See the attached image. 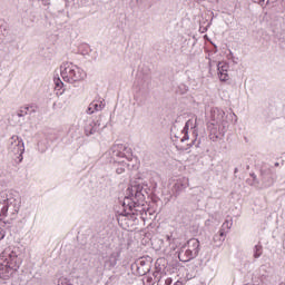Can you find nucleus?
Returning <instances> with one entry per match:
<instances>
[{
    "mask_svg": "<svg viewBox=\"0 0 285 285\" xmlns=\"http://www.w3.org/2000/svg\"><path fill=\"white\" fill-rule=\"evenodd\" d=\"M19 247H7L0 254V277L1 279H10L17 271H19L22 259Z\"/></svg>",
    "mask_w": 285,
    "mask_h": 285,
    "instance_id": "nucleus-1",
    "label": "nucleus"
},
{
    "mask_svg": "<svg viewBox=\"0 0 285 285\" xmlns=\"http://www.w3.org/2000/svg\"><path fill=\"white\" fill-rule=\"evenodd\" d=\"M21 208V198L19 195L12 191L0 193V219L7 217V219H16Z\"/></svg>",
    "mask_w": 285,
    "mask_h": 285,
    "instance_id": "nucleus-2",
    "label": "nucleus"
},
{
    "mask_svg": "<svg viewBox=\"0 0 285 285\" xmlns=\"http://www.w3.org/2000/svg\"><path fill=\"white\" fill-rule=\"evenodd\" d=\"M60 76L67 83H77L87 77L86 71L72 62H65L60 66Z\"/></svg>",
    "mask_w": 285,
    "mask_h": 285,
    "instance_id": "nucleus-3",
    "label": "nucleus"
},
{
    "mask_svg": "<svg viewBox=\"0 0 285 285\" xmlns=\"http://www.w3.org/2000/svg\"><path fill=\"white\" fill-rule=\"evenodd\" d=\"M127 154H130V149L124 144H117L109 148L100 159L105 164H125L122 159H128Z\"/></svg>",
    "mask_w": 285,
    "mask_h": 285,
    "instance_id": "nucleus-4",
    "label": "nucleus"
},
{
    "mask_svg": "<svg viewBox=\"0 0 285 285\" xmlns=\"http://www.w3.org/2000/svg\"><path fill=\"white\" fill-rule=\"evenodd\" d=\"M199 240L197 238H191L179 252L178 257L180 262H190V259H195V257L199 255Z\"/></svg>",
    "mask_w": 285,
    "mask_h": 285,
    "instance_id": "nucleus-5",
    "label": "nucleus"
},
{
    "mask_svg": "<svg viewBox=\"0 0 285 285\" xmlns=\"http://www.w3.org/2000/svg\"><path fill=\"white\" fill-rule=\"evenodd\" d=\"M9 153L13 155L19 161L23 160V153H26V146L23 145V139L13 136L9 140Z\"/></svg>",
    "mask_w": 285,
    "mask_h": 285,
    "instance_id": "nucleus-6",
    "label": "nucleus"
},
{
    "mask_svg": "<svg viewBox=\"0 0 285 285\" xmlns=\"http://www.w3.org/2000/svg\"><path fill=\"white\" fill-rule=\"evenodd\" d=\"M225 115L226 112L224 110L217 107L212 108L209 112L210 126H223V128H226L228 122L226 121Z\"/></svg>",
    "mask_w": 285,
    "mask_h": 285,
    "instance_id": "nucleus-7",
    "label": "nucleus"
},
{
    "mask_svg": "<svg viewBox=\"0 0 285 285\" xmlns=\"http://www.w3.org/2000/svg\"><path fill=\"white\" fill-rule=\"evenodd\" d=\"M127 193H129L128 198L131 199L134 206H139L140 204H144V199H146V197L144 196V186H131L127 189Z\"/></svg>",
    "mask_w": 285,
    "mask_h": 285,
    "instance_id": "nucleus-8",
    "label": "nucleus"
},
{
    "mask_svg": "<svg viewBox=\"0 0 285 285\" xmlns=\"http://www.w3.org/2000/svg\"><path fill=\"white\" fill-rule=\"evenodd\" d=\"M195 128H197V118L187 120L185 127L183 128L184 137L180 139V141H188L190 139V136H188V130H193L195 139L189 146L195 145V141H197V134H195Z\"/></svg>",
    "mask_w": 285,
    "mask_h": 285,
    "instance_id": "nucleus-9",
    "label": "nucleus"
},
{
    "mask_svg": "<svg viewBox=\"0 0 285 285\" xmlns=\"http://www.w3.org/2000/svg\"><path fill=\"white\" fill-rule=\"evenodd\" d=\"M226 135V127L222 125H209V139L212 141H222Z\"/></svg>",
    "mask_w": 285,
    "mask_h": 285,
    "instance_id": "nucleus-10",
    "label": "nucleus"
},
{
    "mask_svg": "<svg viewBox=\"0 0 285 285\" xmlns=\"http://www.w3.org/2000/svg\"><path fill=\"white\" fill-rule=\"evenodd\" d=\"M99 128H101V118L97 120H87L85 125V135L86 137H91V135H97L99 132Z\"/></svg>",
    "mask_w": 285,
    "mask_h": 285,
    "instance_id": "nucleus-11",
    "label": "nucleus"
},
{
    "mask_svg": "<svg viewBox=\"0 0 285 285\" xmlns=\"http://www.w3.org/2000/svg\"><path fill=\"white\" fill-rule=\"evenodd\" d=\"M228 68L229 66L226 62L217 63L218 78L220 81H228V79H230V76H228Z\"/></svg>",
    "mask_w": 285,
    "mask_h": 285,
    "instance_id": "nucleus-12",
    "label": "nucleus"
},
{
    "mask_svg": "<svg viewBox=\"0 0 285 285\" xmlns=\"http://www.w3.org/2000/svg\"><path fill=\"white\" fill-rule=\"evenodd\" d=\"M117 266V254L111 253L105 258V268H115Z\"/></svg>",
    "mask_w": 285,
    "mask_h": 285,
    "instance_id": "nucleus-13",
    "label": "nucleus"
},
{
    "mask_svg": "<svg viewBox=\"0 0 285 285\" xmlns=\"http://www.w3.org/2000/svg\"><path fill=\"white\" fill-rule=\"evenodd\" d=\"M32 112H37V108L35 106H26L21 107L17 115L18 117H26V115H32Z\"/></svg>",
    "mask_w": 285,
    "mask_h": 285,
    "instance_id": "nucleus-14",
    "label": "nucleus"
},
{
    "mask_svg": "<svg viewBox=\"0 0 285 285\" xmlns=\"http://www.w3.org/2000/svg\"><path fill=\"white\" fill-rule=\"evenodd\" d=\"M121 161H125V163H114V164H116V166H120V167L116 168L117 175H124V173H126V168H128L127 161H130V156H128V159L122 158Z\"/></svg>",
    "mask_w": 285,
    "mask_h": 285,
    "instance_id": "nucleus-15",
    "label": "nucleus"
},
{
    "mask_svg": "<svg viewBox=\"0 0 285 285\" xmlns=\"http://www.w3.org/2000/svg\"><path fill=\"white\" fill-rule=\"evenodd\" d=\"M91 106H94V110H96V112H99L102 108H106V102H104V100H94Z\"/></svg>",
    "mask_w": 285,
    "mask_h": 285,
    "instance_id": "nucleus-16",
    "label": "nucleus"
},
{
    "mask_svg": "<svg viewBox=\"0 0 285 285\" xmlns=\"http://www.w3.org/2000/svg\"><path fill=\"white\" fill-rule=\"evenodd\" d=\"M225 237H226V233L224 232V229H220L219 235L214 236V242H219V244H223Z\"/></svg>",
    "mask_w": 285,
    "mask_h": 285,
    "instance_id": "nucleus-17",
    "label": "nucleus"
},
{
    "mask_svg": "<svg viewBox=\"0 0 285 285\" xmlns=\"http://www.w3.org/2000/svg\"><path fill=\"white\" fill-rule=\"evenodd\" d=\"M254 257L255 259H259V257H262V245H255Z\"/></svg>",
    "mask_w": 285,
    "mask_h": 285,
    "instance_id": "nucleus-18",
    "label": "nucleus"
},
{
    "mask_svg": "<svg viewBox=\"0 0 285 285\" xmlns=\"http://www.w3.org/2000/svg\"><path fill=\"white\" fill-rule=\"evenodd\" d=\"M222 228H227V230H230V228H233V219L225 220L222 225Z\"/></svg>",
    "mask_w": 285,
    "mask_h": 285,
    "instance_id": "nucleus-19",
    "label": "nucleus"
},
{
    "mask_svg": "<svg viewBox=\"0 0 285 285\" xmlns=\"http://www.w3.org/2000/svg\"><path fill=\"white\" fill-rule=\"evenodd\" d=\"M53 81L56 88H63V81H61V78H55Z\"/></svg>",
    "mask_w": 285,
    "mask_h": 285,
    "instance_id": "nucleus-20",
    "label": "nucleus"
},
{
    "mask_svg": "<svg viewBox=\"0 0 285 285\" xmlns=\"http://www.w3.org/2000/svg\"><path fill=\"white\" fill-rule=\"evenodd\" d=\"M94 112H97L92 102L89 105V107L87 108V115H94Z\"/></svg>",
    "mask_w": 285,
    "mask_h": 285,
    "instance_id": "nucleus-21",
    "label": "nucleus"
},
{
    "mask_svg": "<svg viewBox=\"0 0 285 285\" xmlns=\"http://www.w3.org/2000/svg\"><path fill=\"white\" fill-rule=\"evenodd\" d=\"M6 237V230L0 227V242Z\"/></svg>",
    "mask_w": 285,
    "mask_h": 285,
    "instance_id": "nucleus-22",
    "label": "nucleus"
},
{
    "mask_svg": "<svg viewBox=\"0 0 285 285\" xmlns=\"http://www.w3.org/2000/svg\"><path fill=\"white\" fill-rule=\"evenodd\" d=\"M146 261L145 259H141V261H138V268H141V267H144V266H146Z\"/></svg>",
    "mask_w": 285,
    "mask_h": 285,
    "instance_id": "nucleus-23",
    "label": "nucleus"
},
{
    "mask_svg": "<svg viewBox=\"0 0 285 285\" xmlns=\"http://www.w3.org/2000/svg\"><path fill=\"white\" fill-rule=\"evenodd\" d=\"M264 1H266V0H254V3H258L259 6H264Z\"/></svg>",
    "mask_w": 285,
    "mask_h": 285,
    "instance_id": "nucleus-24",
    "label": "nucleus"
},
{
    "mask_svg": "<svg viewBox=\"0 0 285 285\" xmlns=\"http://www.w3.org/2000/svg\"><path fill=\"white\" fill-rule=\"evenodd\" d=\"M41 1H42V4L50 6V0H41Z\"/></svg>",
    "mask_w": 285,
    "mask_h": 285,
    "instance_id": "nucleus-25",
    "label": "nucleus"
},
{
    "mask_svg": "<svg viewBox=\"0 0 285 285\" xmlns=\"http://www.w3.org/2000/svg\"><path fill=\"white\" fill-rule=\"evenodd\" d=\"M166 239H167V242L170 244V242H173V236L167 235V236H166Z\"/></svg>",
    "mask_w": 285,
    "mask_h": 285,
    "instance_id": "nucleus-26",
    "label": "nucleus"
},
{
    "mask_svg": "<svg viewBox=\"0 0 285 285\" xmlns=\"http://www.w3.org/2000/svg\"><path fill=\"white\" fill-rule=\"evenodd\" d=\"M148 271H150V267H146V269L144 271V273H148Z\"/></svg>",
    "mask_w": 285,
    "mask_h": 285,
    "instance_id": "nucleus-27",
    "label": "nucleus"
},
{
    "mask_svg": "<svg viewBox=\"0 0 285 285\" xmlns=\"http://www.w3.org/2000/svg\"><path fill=\"white\" fill-rule=\"evenodd\" d=\"M252 177L254 178V181L257 179V176H255L254 174L252 175Z\"/></svg>",
    "mask_w": 285,
    "mask_h": 285,
    "instance_id": "nucleus-28",
    "label": "nucleus"
},
{
    "mask_svg": "<svg viewBox=\"0 0 285 285\" xmlns=\"http://www.w3.org/2000/svg\"><path fill=\"white\" fill-rule=\"evenodd\" d=\"M210 224V219H207L206 220V225L208 226Z\"/></svg>",
    "mask_w": 285,
    "mask_h": 285,
    "instance_id": "nucleus-29",
    "label": "nucleus"
},
{
    "mask_svg": "<svg viewBox=\"0 0 285 285\" xmlns=\"http://www.w3.org/2000/svg\"><path fill=\"white\" fill-rule=\"evenodd\" d=\"M180 186H181L183 188H187V186H186V185H184V184H180Z\"/></svg>",
    "mask_w": 285,
    "mask_h": 285,
    "instance_id": "nucleus-30",
    "label": "nucleus"
},
{
    "mask_svg": "<svg viewBox=\"0 0 285 285\" xmlns=\"http://www.w3.org/2000/svg\"><path fill=\"white\" fill-rule=\"evenodd\" d=\"M178 186H179V183L175 184V188H178Z\"/></svg>",
    "mask_w": 285,
    "mask_h": 285,
    "instance_id": "nucleus-31",
    "label": "nucleus"
},
{
    "mask_svg": "<svg viewBox=\"0 0 285 285\" xmlns=\"http://www.w3.org/2000/svg\"><path fill=\"white\" fill-rule=\"evenodd\" d=\"M275 166H279V163H276Z\"/></svg>",
    "mask_w": 285,
    "mask_h": 285,
    "instance_id": "nucleus-32",
    "label": "nucleus"
},
{
    "mask_svg": "<svg viewBox=\"0 0 285 285\" xmlns=\"http://www.w3.org/2000/svg\"><path fill=\"white\" fill-rule=\"evenodd\" d=\"M234 173H237V168H235Z\"/></svg>",
    "mask_w": 285,
    "mask_h": 285,
    "instance_id": "nucleus-33",
    "label": "nucleus"
}]
</instances>
